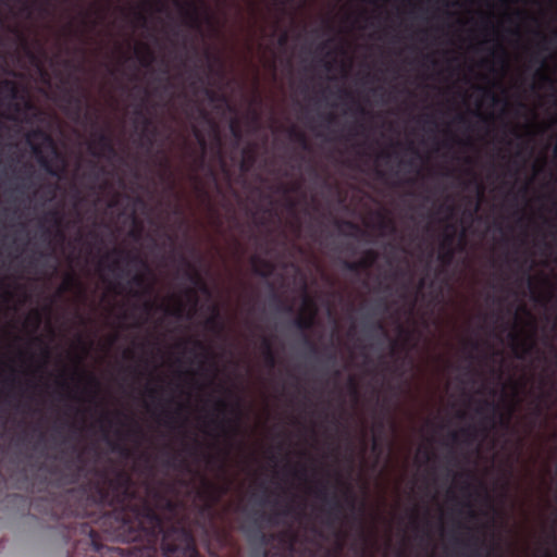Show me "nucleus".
<instances>
[{"mask_svg":"<svg viewBox=\"0 0 557 557\" xmlns=\"http://www.w3.org/2000/svg\"><path fill=\"white\" fill-rule=\"evenodd\" d=\"M50 473L60 486L87 478L46 504L70 557H199L186 505L164 481L139 486L112 461L87 468L83 451Z\"/></svg>","mask_w":557,"mask_h":557,"instance_id":"1","label":"nucleus"},{"mask_svg":"<svg viewBox=\"0 0 557 557\" xmlns=\"http://www.w3.org/2000/svg\"><path fill=\"white\" fill-rule=\"evenodd\" d=\"M159 208L158 216H153L143 197L114 191L108 201L104 215L94 214L92 224H104L115 237H125L134 244H141L140 242L149 237L150 232L156 228L170 227L172 221L177 224L184 223V212L178 199H161Z\"/></svg>","mask_w":557,"mask_h":557,"instance_id":"2","label":"nucleus"},{"mask_svg":"<svg viewBox=\"0 0 557 557\" xmlns=\"http://www.w3.org/2000/svg\"><path fill=\"white\" fill-rule=\"evenodd\" d=\"M29 137L41 139L42 145L29 141L32 152L39 166L50 176L61 178L66 169V161L59 152L50 135L41 129H35Z\"/></svg>","mask_w":557,"mask_h":557,"instance_id":"3","label":"nucleus"},{"mask_svg":"<svg viewBox=\"0 0 557 557\" xmlns=\"http://www.w3.org/2000/svg\"><path fill=\"white\" fill-rule=\"evenodd\" d=\"M434 248L435 246H431ZM441 248L438 253L440 264L431 276L430 264L425 267L422 277L419 280L418 290H422L425 287L431 289V294L434 299H438L443 296L444 289L449 285L451 280V273L449 267L453 262L455 248H466L467 246H437Z\"/></svg>","mask_w":557,"mask_h":557,"instance_id":"4","label":"nucleus"},{"mask_svg":"<svg viewBox=\"0 0 557 557\" xmlns=\"http://www.w3.org/2000/svg\"><path fill=\"white\" fill-rule=\"evenodd\" d=\"M227 491V485L220 486L206 476H201V488L197 491V497L202 500V504L195 506V524L197 527L207 530L213 523L214 506Z\"/></svg>","mask_w":557,"mask_h":557,"instance_id":"5","label":"nucleus"},{"mask_svg":"<svg viewBox=\"0 0 557 557\" xmlns=\"http://www.w3.org/2000/svg\"><path fill=\"white\" fill-rule=\"evenodd\" d=\"M521 310L529 318V325L531 327V332L524 335L522 330L518 329L517 322H515L507 337L516 358L522 360L525 359L527 356L531 355L536 347L535 335L537 323L535 318L524 306L521 307Z\"/></svg>","mask_w":557,"mask_h":557,"instance_id":"6","label":"nucleus"},{"mask_svg":"<svg viewBox=\"0 0 557 557\" xmlns=\"http://www.w3.org/2000/svg\"><path fill=\"white\" fill-rule=\"evenodd\" d=\"M88 150L96 158L111 160L117 156L112 137L107 132L100 129H96L92 133V138L88 143Z\"/></svg>","mask_w":557,"mask_h":557,"instance_id":"7","label":"nucleus"},{"mask_svg":"<svg viewBox=\"0 0 557 557\" xmlns=\"http://www.w3.org/2000/svg\"><path fill=\"white\" fill-rule=\"evenodd\" d=\"M314 495L318 499L322 500L327 508L323 509L326 513V524L333 525L336 521L341 519L343 512V504L339 500L338 496L334 493L332 496L329 495L326 485L324 483H320V485L314 490Z\"/></svg>","mask_w":557,"mask_h":557,"instance_id":"8","label":"nucleus"},{"mask_svg":"<svg viewBox=\"0 0 557 557\" xmlns=\"http://www.w3.org/2000/svg\"><path fill=\"white\" fill-rule=\"evenodd\" d=\"M36 226L45 234L61 232L64 226V213L59 209H49L37 215Z\"/></svg>","mask_w":557,"mask_h":557,"instance_id":"9","label":"nucleus"},{"mask_svg":"<svg viewBox=\"0 0 557 557\" xmlns=\"http://www.w3.org/2000/svg\"><path fill=\"white\" fill-rule=\"evenodd\" d=\"M315 310L313 309L309 314H299L293 320V324L299 331L302 332V338L305 345L308 347L310 355L317 356L319 350L317 345L305 334L306 331L310 330L314 324Z\"/></svg>","mask_w":557,"mask_h":557,"instance_id":"10","label":"nucleus"},{"mask_svg":"<svg viewBox=\"0 0 557 557\" xmlns=\"http://www.w3.org/2000/svg\"><path fill=\"white\" fill-rule=\"evenodd\" d=\"M65 101L75 108L76 115L82 113L83 107L88 101V92L82 86L79 78L75 79V89L65 92Z\"/></svg>","mask_w":557,"mask_h":557,"instance_id":"11","label":"nucleus"},{"mask_svg":"<svg viewBox=\"0 0 557 557\" xmlns=\"http://www.w3.org/2000/svg\"><path fill=\"white\" fill-rule=\"evenodd\" d=\"M143 117V129L140 133V146L147 148L150 151L156 143L158 135V128L153 125L152 119L144 115L141 110L136 112Z\"/></svg>","mask_w":557,"mask_h":557,"instance_id":"12","label":"nucleus"},{"mask_svg":"<svg viewBox=\"0 0 557 557\" xmlns=\"http://www.w3.org/2000/svg\"><path fill=\"white\" fill-rule=\"evenodd\" d=\"M461 544L462 546L471 549L468 557H491V553L494 549V545H491L486 554L483 555L482 547L484 546V541H482L473 532H471L466 540L461 541Z\"/></svg>","mask_w":557,"mask_h":557,"instance_id":"13","label":"nucleus"},{"mask_svg":"<svg viewBox=\"0 0 557 557\" xmlns=\"http://www.w3.org/2000/svg\"><path fill=\"white\" fill-rule=\"evenodd\" d=\"M376 260V253L372 249H369L366 255L356 261L346 262L345 267L347 270L360 273L370 270Z\"/></svg>","mask_w":557,"mask_h":557,"instance_id":"14","label":"nucleus"},{"mask_svg":"<svg viewBox=\"0 0 557 557\" xmlns=\"http://www.w3.org/2000/svg\"><path fill=\"white\" fill-rule=\"evenodd\" d=\"M176 5L180 7L185 22L191 27L199 28L200 14H199V8L197 7V4L193 1H189L186 4H182L178 1H176Z\"/></svg>","mask_w":557,"mask_h":557,"instance_id":"15","label":"nucleus"},{"mask_svg":"<svg viewBox=\"0 0 557 557\" xmlns=\"http://www.w3.org/2000/svg\"><path fill=\"white\" fill-rule=\"evenodd\" d=\"M206 327L216 334H221L225 330L220 309L215 305L211 307V315L206 320Z\"/></svg>","mask_w":557,"mask_h":557,"instance_id":"16","label":"nucleus"},{"mask_svg":"<svg viewBox=\"0 0 557 557\" xmlns=\"http://www.w3.org/2000/svg\"><path fill=\"white\" fill-rule=\"evenodd\" d=\"M460 436L463 437L465 443L472 444L478 437V430L473 425H469L461 429L459 432L454 431L449 433V438L454 443H458Z\"/></svg>","mask_w":557,"mask_h":557,"instance_id":"17","label":"nucleus"},{"mask_svg":"<svg viewBox=\"0 0 557 557\" xmlns=\"http://www.w3.org/2000/svg\"><path fill=\"white\" fill-rule=\"evenodd\" d=\"M552 396H553V389H550V391L542 389L540 396L537 397V401L533 408V416H534L535 420L539 419L540 417H542L545 409L548 408L547 404L550 400Z\"/></svg>","mask_w":557,"mask_h":557,"instance_id":"18","label":"nucleus"},{"mask_svg":"<svg viewBox=\"0 0 557 557\" xmlns=\"http://www.w3.org/2000/svg\"><path fill=\"white\" fill-rule=\"evenodd\" d=\"M0 92L4 94L11 101L16 100L18 98V86L14 81L4 79L0 82Z\"/></svg>","mask_w":557,"mask_h":557,"instance_id":"19","label":"nucleus"},{"mask_svg":"<svg viewBox=\"0 0 557 557\" xmlns=\"http://www.w3.org/2000/svg\"><path fill=\"white\" fill-rule=\"evenodd\" d=\"M257 159L256 150L253 147H246L243 149V160L240 162V170L243 172H248L252 165L255 164Z\"/></svg>","mask_w":557,"mask_h":557,"instance_id":"20","label":"nucleus"},{"mask_svg":"<svg viewBox=\"0 0 557 557\" xmlns=\"http://www.w3.org/2000/svg\"><path fill=\"white\" fill-rule=\"evenodd\" d=\"M528 287L533 296V299L536 301V302H540L542 305H546L552 298H553V293L552 292H548V293H545V294H540L537 293L536 290V286H535V283H534V280L532 276H528Z\"/></svg>","mask_w":557,"mask_h":557,"instance_id":"21","label":"nucleus"},{"mask_svg":"<svg viewBox=\"0 0 557 557\" xmlns=\"http://www.w3.org/2000/svg\"><path fill=\"white\" fill-rule=\"evenodd\" d=\"M193 133H194V136H195L199 147L201 148V154L196 159V163L199 166H201L205 163V157H206V150H207V140H206V137H205L203 133L198 127L195 126L193 128Z\"/></svg>","mask_w":557,"mask_h":557,"instance_id":"22","label":"nucleus"},{"mask_svg":"<svg viewBox=\"0 0 557 557\" xmlns=\"http://www.w3.org/2000/svg\"><path fill=\"white\" fill-rule=\"evenodd\" d=\"M127 264L120 258L113 259L109 264V270L119 278L128 276Z\"/></svg>","mask_w":557,"mask_h":557,"instance_id":"23","label":"nucleus"},{"mask_svg":"<svg viewBox=\"0 0 557 557\" xmlns=\"http://www.w3.org/2000/svg\"><path fill=\"white\" fill-rule=\"evenodd\" d=\"M164 465L169 468L180 469L186 472H191V467L185 458H178L174 455L164 461Z\"/></svg>","mask_w":557,"mask_h":557,"instance_id":"24","label":"nucleus"},{"mask_svg":"<svg viewBox=\"0 0 557 557\" xmlns=\"http://www.w3.org/2000/svg\"><path fill=\"white\" fill-rule=\"evenodd\" d=\"M276 216V213L272 208H267L264 210H257L253 213L255 221L261 226H267L268 223Z\"/></svg>","mask_w":557,"mask_h":557,"instance_id":"25","label":"nucleus"},{"mask_svg":"<svg viewBox=\"0 0 557 557\" xmlns=\"http://www.w3.org/2000/svg\"><path fill=\"white\" fill-rule=\"evenodd\" d=\"M32 183L28 180H23L22 183L17 184L13 189L11 200L13 202L20 201L21 196L25 195V191L30 189Z\"/></svg>","mask_w":557,"mask_h":557,"instance_id":"26","label":"nucleus"},{"mask_svg":"<svg viewBox=\"0 0 557 557\" xmlns=\"http://www.w3.org/2000/svg\"><path fill=\"white\" fill-rule=\"evenodd\" d=\"M103 433H104V437H106L107 442L109 443L112 451L119 453L120 455H122L124 457L131 456V450L125 445H123L119 442H112L109 440L107 429H103Z\"/></svg>","mask_w":557,"mask_h":557,"instance_id":"27","label":"nucleus"},{"mask_svg":"<svg viewBox=\"0 0 557 557\" xmlns=\"http://www.w3.org/2000/svg\"><path fill=\"white\" fill-rule=\"evenodd\" d=\"M290 139L297 144H299L302 149L308 150L309 149V143L307 139V136L304 132L297 131L296 128H290L289 131Z\"/></svg>","mask_w":557,"mask_h":557,"instance_id":"28","label":"nucleus"},{"mask_svg":"<svg viewBox=\"0 0 557 557\" xmlns=\"http://www.w3.org/2000/svg\"><path fill=\"white\" fill-rule=\"evenodd\" d=\"M163 168H164V171L160 175V178L168 183V191L170 194H173V191L175 189V182L172 178V174L169 173L170 164H169V160L168 159L164 160Z\"/></svg>","mask_w":557,"mask_h":557,"instance_id":"29","label":"nucleus"},{"mask_svg":"<svg viewBox=\"0 0 557 557\" xmlns=\"http://www.w3.org/2000/svg\"><path fill=\"white\" fill-rule=\"evenodd\" d=\"M215 409L219 411V412H222L224 413L225 411H227L228 409H231L233 412L236 413L237 416V420L239 419V406L238 404H236L235 406H231L228 403H226L225 400L223 399H219L216 403H215Z\"/></svg>","mask_w":557,"mask_h":557,"instance_id":"30","label":"nucleus"},{"mask_svg":"<svg viewBox=\"0 0 557 557\" xmlns=\"http://www.w3.org/2000/svg\"><path fill=\"white\" fill-rule=\"evenodd\" d=\"M263 361L267 368L274 369L277 363V357L274 350H269L268 352H262Z\"/></svg>","mask_w":557,"mask_h":557,"instance_id":"31","label":"nucleus"},{"mask_svg":"<svg viewBox=\"0 0 557 557\" xmlns=\"http://www.w3.org/2000/svg\"><path fill=\"white\" fill-rule=\"evenodd\" d=\"M549 211L555 213L554 216L548 218L546 215H541V219L543 223L548 226H557V201L553 202Z\"/></svg>","mask_w":557,"mask_h":557,"instance_id":"32","label":"nucleus"},{"mask_svg":"<svg viewBox=\"0 0 557 557\" xmlns=\"http://www.w3.org/2000/svg\"><path fill=\"white\" fill-rule=\"evenodd\" d=\"M230 131L232 136L235 138L236 143H239L242 139V128L237 120H234L230 124Z\"/></svg>","mask_w":557,"mask_h":557,"instance_id":"33","label":"nucleus"},{"mask_svg":"<svg viewBox=\"0 0 557 557\" xmlns=\"http://www.w3.org/2000/svg\"><path fill=\"white\" fill-rule=\"evenodd\" d=\"M438 211L444 213L446 221H449L456 213V207L454 205H442Z\"/></svg>","mask_w":557,"mask_h":557,"instance_id":"34","label":"nucleus"},{"mask_svg":"<svg viewBox=\"0 0 557 557\" xmlns=\"http://www.w3.org/2000/svg\"><path fill=\"white\" fill-rule=\"evenodd\" d=\"M537 35L541 37L540 48L542 50H547L546 44L548 42H557V30L553 33L552 37H547L543 35L542 33H537Z\"/></svg>","mask_w":557,"mask_h":557,"instance_id":"35","label":"nucleus"},{"mask_svg":"<svg viewBox=\"0 0 557 557\" xmlns=\"http://www.w3.org/2000/svg\"><path fill=\"white\" fill-rule=\"evenodd\" d=\"M200 115L202 119H205L206 121H208L211 124L214 135H215L218 146H219V152H221V148H220L221 139H220V135H219L216 125L209 119L207 111H205L203 109L200 110Z\"/></svg>","mask_w":557,"mask_h":557,"instance_id":"36","label":"nucleus"},{"mask_svg":"<svg viewBox=\"0 0 557 557\" xmlns=\"http://www.w3.org/2000/svg\"><path fill=\"white\" fill-rule=\"evenodd\" d=\"M344 496L350 508L354 509L356 505V496L349 485H345Z\"/></svg>","mask_w":557,"mask_h":557,"instance_id":"37","label":"nucleus"},{"mask_svg":"<svg viewBox=\"0 0 557 557\" xmlns=\"http://www.w3.org/2000/svg\"><path fill=\"white\" fill-rule=\"evenodd\" d=\"M55 191H57V185H48L46 186L44 189H42V198L45 200H52L55 196Z\"/></svg>","mask_w":557,"mask_h":557,"instance_id":"38","label":"nucleus"},{"mask_svg":"<svg viewBox=\"0 0 557 557\" xmlns=\"http://www.w3.org/2000/svg\"><path fill=\"white\" fill-rule=\"evenodd\" d=\"M153 60V53L149 48H146L145 53L139 55V61L144 66H148Z\"/></svg>","mask_w":557,"mask_h":557,"instance_id":"39","label":"nucleus"},{"mask_svg":"<svg viewBox=\"0 0 557 557\" xmlns=\"http://www.w3.org/2000/svg\"><path fill=\"white\" fill-rule=\"evenodd\" d=\"M372 329L374 331H377L380 332L384 338H388V332L384 325V323L381 321V320H377L375 321L373 324H372Z\"/></svg>","mask_w":557,"mask_h":557,"instance_id":"40","label":"nucleus"},{"mask_svg":"<svg viewBox=\"0 0 557 557\" xmlns=\"http://www.w3.org/2000/svg\"><path fill=\"white\" fill-rule=\"evenodd\" d=\"M28 321L33 322L34 329L37 330L40 322H41V314L38 310H35L30 313V315L27 319Z\"/></svg>","mask_w":557,"mask_h":557,"instance_id":"41","label":"nucleus"},{"mask_svg":"<svg viewBox=\"0 0 557 557\" xmlns=\"http://www.w3.org/2000/svg\"><path fill=\"white\" fill-rule=\"evenodd\" d=\"M261 349H262V352H268L269 350H274L273 343L270 337L263 336L261 338Z\"/></svg>","mask_w":557,"mask_h":557,"instance_id":"42","label":"nucleus"},{"mask_svg":"<svg viewBox=\"0 0 557 557\" xmlns=\"http://www.w3.org/2000/svg\"><path fill=\"white\" fill-rule=\"evenodd\" d=\"M131 283L138 286V287H141L144 284H145V276L144 274H140V273H136L132 276L131 278Z\"/></svg>","mask_w":557,"mask_h":557,"instance_id":"43","label":"nucleus"},{"mask_svg":"<svg viewBox=\"0 0 557 557\" xmlns=\"http://www.w3.org/2000/svg\"><path fill=\"white\" fill-rule=\"evenodd\" d=\"M127 435L141 437L143 436V430H141V428L137 423L134 422L133 426L128 430Z\"/></svg>","mask_w":557,"mask_h":557,"instance_id":"44","label":"nucleus"},{"mask_svg":"<svg viewBox=\"0 0 557 557\" xmlns=\"http://www.w3.org/2000/svg\"><path fill=\"white\" fill-rule=\"evenodd\" d=\"M85 119L89 121L94 126L98 125L99 115L87 110L84 114Z\"/></svg>","mask_w":557,"mask_h":557,"instance_id":"45","label":"nucleus"},{"mask_svg":"<svg viewBox=\"0 0 557 557\" xmlns=\"http://www.w3.org/2000/svg\"><path fill=\"white\" fill-rule=\"evenodd\" d=\"M484 410H493L495 411L496 410V405L492 401H488V400H484L482 406H480L476 411L478 412H483Z\"/></svg>","mask_w":557,"mask_h":557,"instance_id":"46","label":"nucleus"},{"mask_svg":"<svg viewBox=\"0 0 557 557\" xmlns=\"http://www.w3.org/2000/svg\"><path fill=\"white\" fill-rule=\"evenodd\" d=\"M203 92L205 95L207 96V98L210 100V101H216L218 99H220V96L216 91H214L213 89L211 88H205L203 89Z\"/></svg>","mask_w":557,"mask_h":557,"instance_id":"47","label":"nucleus"},{"mask_svg":"<svg viewBox=\"0 0 557 557\" xmlns=\"http://www.w3.org/2000/svg\"><path fill=\"white\" fill-rule=\"evenodd\" d=\"M225 423H227L232 431H233V434H237L238 433V421H231V420H227V421H220L218 424L222 428H224Z\"/></svg>","mask_w":557,"mask_h":557,"instance_id":"48","label":"nucleus"},{"mask_svg":"<svg viewBox=\"0 0 557 557\" xmlns=\"http://www.w3.org/2000/svg\"><path fill=\"white\" fill-rule=\"evenodd\" d=\"M537 76L540 77L541 82L543 84H548L550 86H554V81L552 77L543 72H537Z\"/></svg>","mask_w":557,"mask_h":557,"instance_id":"49","label":"nucleus"},{"mask_svg":"<svg viewBox=\"0 0 557 557\" xmlns=\"http://www.w3.org/2000/svg\"><path fill=\"white\" fill-rule=\"evenodd\" d=\"M348 385H349L350 393L357 397L358 396V385H357V382L355 381V379L350 377L348 381Z\"/></svg>","mask_w":557,"mask_h":557,"instance_id":"50","label":"nucleus"},{"mask_svg":"<svg viewBox=\"0 0 557 557\" xmlns=\"http://www.w3.org/2000/svg\"><path fill=\"white\" fill-rule=\"evenodd\" d=\"M512 218L517 221V222H522L524 219H525V213L519 209L515 210L512 212Z\"/></svg>","mask_w":557,"mask_h":557,"instance_id":"51","label":"nucleus"},{"mask_svg":"<svg viewBox=\"0 0 557 557\" xmlns=\"http://www.w3.org/2000/svg\"><path fill=\"white\" fill-rule=\"evenodd\" d=\"M12 213H13L12 220L18 221L20 224H23L22 220L24 218V213L20 212L18 209H13Z\"/></svg>","mask_w":557,"mask_h":557,"instance_id":"52","label":"nucleus"},{"mask_svg":"<svg viewBox=\"0 0 557 557\" xmlns=\"http://www.w3.org/2000/svg\"><path fill=\"white\" fill-rule=\"evenodd\" d=\"M264 557H293L290 553H285V552H281V550H277V552H274L272 554H265Z\"/></svg>","mask_w":557,"mask_h":557,"instance_id":"53","label":"nucleus"},{"mask_svg":"<svg viewBox=\"0 0 557 557\" xmlns=\"http://www.w3.org/2000/svg\"><path fill=\"white\" fill-rule=\"evenodd\" d=\"M484 96L486 98L491 99L493 103H497L498 102L497 96L491 89H485L484 90Z\"/></svg>","mask_w":557,"mask_h":557,"instance_id":"54","label":"nucleus"},{"mask_svg":"<svg viewBox=\"0 0 557 557\" xmlns=\"http://www.w3.org/2000/svg\"><path fill=\"white\" fill-rule=\"evenodd\" d=\"M513 411H515V408L511 406V407L509 408L508 414L502 419V423H503L505 426H508V425H509V422H510V419H511V416H512Z\"/></svg>","mask_w":557,"mask_h":557,"instance_id":"55","label":"nucleus"},{"mask_svg":"<svg viewBox=\"0 0 557 557\" xmlns=\"http://www.w3.org/2000/svg\"><path fill=\"white\" fill-rule=\"evenodd\" d=\"M466 345L471 347L472 350H479V348H480V343H479V341H475V339H468L466 342Z\"/></svg>","mask_w":557,"mask_h":557,"instance_id":"56","label":"nucleus"},{"mask_svg":"<svg viewBox=\"0 0 557 557\" xmlns=\"http://www.w3.org/2000/svg\"><path fill=\"white\" fill-rule=\"evenodd\" d=\"M272 272V265L270 263L264 264V269L259 271V273L263 276L270 275Z\"/></svg>","mask_w":557,"mask_h":557,"instance_id":"57","label":"nucleus"},{"mask_svg":"<svg viewBox=\"0 0 557 557\" xmlns=\"http://www.w3.org/2000/svg\"><path fill=\"white\" fill-rule=\"evenodd\" d=\"M88 383H89V385H91V386H92V387H95L96 389H98V388H99V385H100V384H99V381H98L95 376L89 375V376H88Z\"/></svg>","mask_w":557,"mask_h":557,"instance_id":"58","label":"nucleus"},{"mask_svg":"<svg viewBox=\"0 0 557 557\" xmlns=\"http://www.w3.org/2000/svg\"><path fill=\"white\" fill-rule=\"evenodd\" d=\"M398 330H399V334L404 335L406 337V341H409L410 335H411L410 332L408 330H406L405 327H403L401 325H399Z\"/></svg>","mask_w":557,"mask_h":557,"instance_id":"59","label":"nucleus"},{"mask_svg":"<svg viewBox=\"0 0 557 557\" xmlns=\"http://www.w3.org/2000/svg\"><path fill=\"white\" fill-rule=\"evenodd\" d=\"M376 218H377L379 223L381 225H384L387 222V219H386L385 214H383L382 212H377L376 213Z\"/></svg>","mask_w":557,"mask_h":557,"instance_id":"60","label":"nucleus"},{"mask_svg":"<svg viewBox=\"0 0 557 557\" xmlns=\"http://www.w3.org/2000/svg\"><path fill=\"white\" fill-rule=\"evenodd\" d=\"M194 346H195V348H197V349H200V350H205V351H207V347L203 345V343H202V342H200V341H198V339L194 341Z\"/></svg>","mask_w":557,"mask_h":557,"instance_id":"61","label":"nucleus"},{"mask_svg":"<svg viewBox=\"0 0 557 557\" xmlns=\"http://www.w3.org/2000/svg\"><path fill=\"white\" fill-rule=\"evenodd\" d=\"M294 474H295V476H297V478H302V476H305V474H306V468H305V467H301V468H300V470L295 471V473H294Z\"/></svg>","mask_w":557,"mask_h":557,"instance_id":"62","label":"nucleus"},{"mask_svg":"<svg viewBox=\"0 0 557 557\" xmlns=\"http://www.w3.org/2000/svg\"><path fill=\"white\" fill-rule=\"evenodd\" d=\"M357 111H358V113H360L361 115H368V114H370V112H369V111H367V110L364 109V107H362V106H360V104H358V107H357Z\"/></svg>","mask_w":557,"mask_h":557,"instance_id":"63","label":"nucleus"},{"mask_svg":"<svg viewBox=\"0 0 557 557\" xmlns=\"http://www.w3.org/2000/svg\"><path fill=\"white\" fill-rule=\"evenodd\" d=\"M287 208H288V210H290V211H295L296 202H295L294 200H292V199H288V200H287Z\"/></svg>","mask_w":557,"mask_h":557,"instance_id":"64","label":"nucleus"}]
</instances>
